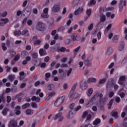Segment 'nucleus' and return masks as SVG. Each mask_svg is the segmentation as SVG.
<instances>
[{
	"instance_id": "obj_43",
	"label": "nucleus",
	"mask_w": 127,
	"mask_h": 127,
	"mask_svg": "<svg viewBox=\"0 0 127 127\" xmlns=\"http://www.w3.org/2000/svg\"><path fill=\"white\" fill-rule=\"evenodd\" d=\"M86 13L88 16H90L91 13H92V10H91V9H87L86 10Z\"/></svg>"
},
{
	"instance_id": "obj_52",
	"label": "nucleus",
	"mask_w": 127,
	"mask_h": 127,
	"mask_svg": "<svg viewBox=\"0 0 127 127\" xmlns=\"http://www.w3.org/2000/svg\"><path fill=\"white\" fill-rule=\"evenodd\" d=\"M63 88L64 90H67L68 89V84L67 83H64L63 85Z\"/></svg>"
},
{
	"instance_id": "obj_37",
	"label": "nucleus",
	"mask_w": 127,
	"mask_h": 127,
	"mask_svg": "<svg viewBox=\"0 0 127 127\" xmlns=\"http://www.w3.org/2000/svg\"><path fill=\"white\" fill-rule=\"evenodd\" d=\"M14 35L17 36H19V35L20 34H21V32L20 31V30H18V31H15L14 32Z\"/></svg>"
},
{
	"instance_id": "obj_55",
	"label": "nucleus",
	"mask_w": 127,
	"mask_h": 127,
	"mask_svg": "<svg viewBox=\"0 0 127 127\" xmlns=\"http://www.w3.org/2000/svg\"><path fill=\"white\" fill-rule=\"evenodd\" d=\"M40 43H41V40H39V39H38L37 41H36L34 43V44H37V45H39V44H40Z\"/></svg>"
},
{
	"instance_id": "obj_53",
	"label": "nucleus",
	"mask_w": 127,
	"mask_h": 127,
	"mask_svg": "<svg viewBox=\"0 0 127 127\" xmlns=\"http://www.w3.org/2000/svg\"><path fill=\"white\" fill-rule=\"evenodd\" d=\"M114 95H115V93H114V92L113 91L110 92L109 94V98H113V97H114Z\"/></svg>"
},
{
	"instance_id": "obj_2",
	"label": "nucleus",
	"mask_w": 127,
	"mask_h": 127,
	"mask_svg": "<svg viewBox=\"0 0 127 127\" xmlns=\"http://www.w3.org/2000/svg\"><path fill=\"white\" fill-rule=\"evenodd\" d=\"M64 101H65V99L63 96L59 97L55 102V107H59L64 103Z\"/></svg>"
},
{
	"instance_id": "obj_51",
	"label": "nucleus",
	"mask_w": 127,
	"mask_h": 127,
	"mask_svg": "<svg viewBox=\"0 0 127 127\" xmlns=\"http://www.w3.org/2000/svg\"><path fill=\"white\" fill-rule=\"evenodd\" d=\"M33 58H34L35 59H36L37 57H38V55L37 53H34L32 55Z\"/></svg>"
},
{
	"instance_id": "obj_36",
	"label": "nucleus",
	"mask_w": 127,
	"mask_h": 127,
	"mask_svg": "<svg viewBox=\"0 0 127 127\" xmlns=\"http://www.w3.org/2000/svg\"><path fill=\"white\" fill-rule=\"evenodd\" d=\"M106 81H107V79L104 78L102 79H101L100 81H99V84L100 85H102L103 84H104V83H106Z\"/></svg>"
},
{
	"instance_id": "obj_5",
	"label": "nucleus",
	"mask_w": 127,
	"mask_h": 127,
	"mask_svg": "<svg viewBox=\"0 0 127 127\" xmlns=\"http://www.w3.org/2000/svg\"><path fill=\"white\" fill-rule=\"evenodd\" d=\"M58 119H59V122H62L63 121V116H62V112H60L57 114H56L54 117V120L56 121Z\"/></svg>"
},
{
	"instance_id": "obj_1",
	"label": "nucleus",
	"mask_w": 127,
	"mask_h": 127,
	"mask_svg": "<svg viewBox=\"0 0 127 127\" xmlns=\"http://www.w3.org/2000/svg\"><path fill=\"white\" fill-rule=\"evenodd\" d=\"M36 28V29L39 30V31H44L46 29V25L44 23L39 21L37 23Z\"/></svg>"
},
{
	"instance_id": "obj_22",
	"label": "nucleus",
	"mask_w": 127,
	"mask_h": 127,
	"mask_svg": "<svg viewBox=\"0 0 127 127\" xmlns=\"http://www.w3.org/2000/svg\"><path fill=\"white\" fill-rule=\"evenodd\" d=\"M4 93H2L1 96H0V103L2 102V103H5V97H4Z\"/></svg>"
},
{
	"instance_id": "obj_25",
	"label": "nucleus",
	"mask_w": 127,
	"mask_h": 127,
	"mask_svg": "<svg viewBox=\"0 0 127 127\" xmlns=\"http://www.w3.org/2000/svg\"><path fill=\"white\" fill-rule=\"evenodd\" d=\"M55 95V92H51V93H49V96L47 97V100H50V99H51V98H52V97H53V96H54Z\"/></svg>"
},
{
	"instance_id": "obj_56",
	"label": "nucleus",
	"mask_w": 127,
	"mask_h": 127,
	"mask_svg": "<svg viewBox=\"0 0 127 127\" xmlns=\"http://www.w3.org/2000/svg\"><path fill=\"white\" fill-rule=\"evenodd\" d=\"M94 25V24L93 23L90 24V25H89L88 27V30L91 31L93 29V26Z\"/></svg>"
},
{
	"instance_id": "obj_35",
	"label": "nucleus",
	"mask_w": 127,
	"mask_h": 127,
	"mask_svg": "<svg viewBox=\"0 0 127 127\" xmlns=\"http://www.w3.org/2000/svg\"><path fill=\"white\" fill-rule=\"evenodd\" d=\"M45 88L47 91H51L52 90V87H51V85H47L45 86Z\"/></svg>"
},
{
	"instance_id": "obj_32",
	"label": "nucleus",
	"mask_w": 127,
	"mask_h": 127,
	"mask_svg": "<svg viewBox=\"0 0 127 127\" xmlns=\"http://www.w3.org/2000/svg\"><path fill=\"white\" fill-rule=\"evenodd\" d=\"M41 16L43 18H48V17H49V15H48V13H43L41 14Z\"/></svg>"
},
{
	"instance_id": "obj_21",
	"label": "nucleus",
	"mask_w": 127,
	"mask_h": 127,
	"mask_svg": "<svg viewBox=\"0 0 127 127\" xmlns=\"http://www.w3.org/2000/svg\"><path fill=\"white\" fill-rule=\"evenodd\" d=\"M97 82V78L94 77H90L88 79V83H96Z\"/></svg>"
},
{
	"instance_id": "obj_54",
	"label": "nucleus",
	"mask_w": 127,
	"mask_h": 127,
	"mask_svg": "<svg viewBox=\"0 0 127 127\" xmlns=\"http://www.w3.org/2000/svg\"><path fill=\"white\" fill-rule=\"evenodd\" d=\"M101 36H102V33H101V32H99L97 33V38L98 40H100L101 39Z\"/></svg>"
},
{
	"instance_id": "obj_14",
	"label": "nucleus",
	"mask_w": 127,
	"mask_h": 127,
	"mask_svg": "<svg viewBox=\"0 0 127 127\" xmlns=\"http://www.w3.org/2000/svg\"><path fill=\"white\" fill-rule=\"evenodd\" d=\"M23 12H27L28 14H30L31 12V7L30 6H27L24 10H23Z\"/></svg>"
},
{
	"instance_id": "obj_18",
	"label": "nucleus",
	"mask_w": 127,
	"mask_h": 127,
	"mask_svg": "<svg viewBox=\"0 0 127 127\" xmlns=\"http://www.w3.org/2000/svg\"><path fill=\"white\" fill-rule=\"evenodd\" d=\"M119 8L120 12H122V11H123V9H124V6H123V0H120Z\"/></svg>"
},
{
	"instance_id": "obj_33",
	"label": "nucleus",
	"mask_w": 127,
	"mask_h": 127,
	"mask_svg": "<svg viewBox=\"0 0 127 127\" xmlns=\"http://www.w3.org/2000/svg\"><path fill=\"white\" fill-rule=\"evenodd\" d=\"M88 93H87V95L88 97H91V95L93 94V88H89L88 90Z\"/></svg>"
},
{
	"instance_id": "obj_28",
	"label": "nucleus",
	"mask_w": 127,
	"mask_h": 127,
	"mask_svg": "<svg viewBox=\"0 0 127 127\" xmlns=\"http://www.w3.org/2000/svg\"><path fill=\"white\" fill-rule=\"evenodd\" d=\"M28 55V53L27 51H24L21 54L22 58H24L26 56Z\"/></svg>"
},
{
	"instance_id": "obj_62",
	"label": "nucleus",
	"mask_w": 127,
	"mask_h": 127,
	"mask_svg": "<svg viewBox=\"0 0 127 127\" xmlns=\"http://www.w3.org/2000/svg\"><path fill=\"white\" fill-rule=\"evenodd\" d=\"M61 62H63L64 63H65V62H66V61H67V58H63L61 60Z\"/></svg>"
},
{
	"instance_id": "obj_49",
	"label": "nucleus",
	"mask_w": 127,
	"mask_h": 127,
	"mask_svg": "<svg viewBox=\"0 0 127 127\" xmlns=\"http://www.w3.org/2000/svg\"><path fill=\"white\" fill-rule=\"evenodd\" d=\"M37 40V36H34L32 39V41L34 43Z\"/></svg>"
},
{
	"instance_id": "obj_42",
	"label": "nucleus",
	"mask_w": 127,
	"mask_h": 127,
	"mask_svg": "<svg viewBox=\"0 0 127 127\" xmlns=\"http://www.w3.org/2000/svg\"><path fill=\"white\" fill-rule=\"evenodd\" d=\"M76 5H78V1L74 0L73 2H72V6L73 7H75V6H76Z\"/></svg>"
},
{
	"instance_id": "obj_27",
	"label": "nucleus",
	"mask_w": 127,
	"mask_h": 127,
	"mask_svg": "<svg viewBox=\"0 0 127 127\" xmlns=\"http://www.w3.org/2000/svg\"><path fill=\"white\" fill-rule=\"evenodd\" d=\"M29 107H30V104L29 103H25L22 106V109L23 110H25V109H27V108H29Z\"/></svg>"
},
{
	"instance_id": "obj_31",
	"label": "nucleus",
	"mask_w": 127,
	"mask_h": 127,
	"mask_svg": "<svg viewBox=\"0 0 127 127\" xmlns=\"http://www.w3.org/2000/svg\"><path fill=\"white\" fill-rule=\"evenodd\" d=\"M113 103H114V99H111L110 100V101L109 102V103L108 105V109H109V110H111V108L112 106L113 105Z\"/></svg>"
},
{
	"instance_id": "obj_39",
	"label": "nucleus",
	"mask_w": 127,
	"mask_h": 127,
	"mask_svg": "<svg viewBox=\"0 0 127 127\" xmlns=\"http://www.w3.org/2000/svg\"><path fill=\"white\" fill-rule=\"evenodd\" d=\"M1 47H2V50H3V51H5V50H6L7 49V48L5 46V44L4 43H2Z\"/></svg>"
},
{
	"instance_id": "obj_61",
	"label": "nucleus",
	"mask_w": 127,
	"mask_h": 127,
	"mask_svg": "<svg viewBox=\"0 0 127 127\" xmlns=\"http://www.w3.org/2000/svg\"><path fill=\"white\" fill-rule=\"evenodd\" d=\"M46 67V63H43L41 64V68H45Z\"/></svg>"
},
{
	"instance_id": "obj_63",
	"label": "nucleus",
	"mask_w": 127,
	"mask_h": 127,
	"mask_svg": "<svg viewBox=\"0 0 127 127\" xmlns=\"http://www.w3.org/2000/svg\"><path fill=\"white\" fill-rule=\"evenodd\" d=\"M15 114L17 116H19L20 114H21V112L19 110H15Z\"/></svg>"
},
{
	"instance_id": "obj_38",
	"label": "nucleus",
	"mask_w": 127,
	"mask_h": 127,
	"mask_svg": "<svg viewBox=\"0 0 127 127\" xmlns=\"http://www.w3.org/2000/svg\"><path fill=\"white\" fill-rule=\"evenodd\" d=\"M112 85H113V81H108L107 83V84L106 85L107 88H110V87H112Z\"/></svg>"
},
{
	"instance_id": "obj_24",
	"label": "nucleus",
	"mask_w": 127,
	"mask_h": 127,
	"mask_svg": "<svg viewBox=\"0 0 127 127\" xmlns=\"http://www.w3.org/2000/svg\"><path fill=\"white\" fill-rule=\"evenodd\" d=\"M103 26H104V22H102L100 21V22L98 23L97 27L98 28H100L101 29V28H102V27H103Z\"/></svg>"
},
{
	"instance_id": "obj_40",
	"label": "nucleus",
	"mask_w": 127,
	"mask_h": 127,
	"mask_svg": "<svg viewBox=\"0 0 127 127\" xmlns=\"http://www.w3.org/2000/svg\"><path fill=\"white\" fill-rule=\"evenodd\" d=\"M82 107H81V106H77L76 108H74L72 111L74 112L75 111V112H77L78 111H79V110H80V109H81Z\"/></svg>"
},
{
	"instance_id": "obj_45",
	"label": "nucleus",
	"mask_w": 127,
	"mask_h": 127,
	"mask_svg": "<svg viewBox=\"0 0 127 127\" xmlns=\"http://www.w3.org/2000/svg\"><path fill=\"white\" fill-rule=\"evenodd\" d=\"M71 73H72V68H70L69 70L67 71V74H66L67 77H69V76H70V74H71Z\"/></svg>"
},
{
	"instance_id": "obj_4",
	"label": "nucleus",
	"mask_w": 127,
	"mask_h": 127,
	"mask_svg": "<svg viewBox=\"0 0 127 127\" xmlns=\"http://www.w3.org/2000/svg\"><path fill=\"white\" fill-rule=\"evenodd\" d=\"M99 97V93H97L94 95L91 99H90L89 101V102L87 104V107H90V106H92L94 104V102L96 101V98H98Z\"/></svg>"
},
{
	"instance_id": "obj_13",
	"label": "nucleus",
	"mask_w": 127,
	"mask_h": 127,
	"mask_svg": "<svg viewBox=\"0 0 127 127\" xmlns=\"http://www.w3.org/2000/svg\"><path fill=\"white\" fill-rule=\"evenodd\" d=\"M1 20L2 22L0 23V26H3L4 24H6V23H7L9 21L8 19H1Z\"/></svg>"
},
{
	"instance_id": "obj_46",
	"label": "nucleus",
	"mask_w": 127,
	"mask_h": 127,
	"mask_svg": "<svg viewBox=\"0 0 127 127\" xmlns=\"http://www.w3.org/2000/svg\"><path fill=\"white\" fill-rule=\"evenodd\" d=\"M126 64H127V59L125 58L124 60H123L122 63H121V65L122 66H125V65H126Z\"/></svg>"
},
{
	"instance_id": "obj_58",
	"label": "nucleus",
	"mask_w": 127,
	"mask_h": 127,
	"mask_svg": "<svg viewBox=\"0 0 127 127\" xmlns=\"http://www.w3.org/2000/svg\"><path fill=\"white\" fill-rule=\"evenodd\" d=\"M65 50H66V48L65 47H62L60 49V51L61 52H65Z\"/></svg>"
},
{
	"instance_id": "obj_48",
	"label": "nucleus",
	"mask_w": 127,
	"mask_h": 127,
	"mask_svg": "<svg viewBox=\"0 0 127 127\" xmlns=\"http://www.w3.org/2000/svg\"><path fill=\"white\" fill-rule=\"evenodd\" d=\"M26 114L27 115H32V114H33V112H32V111H31V110L30 109H28L26 111Z\"/></svg>"
},
{
	"instance_id": "obj_3",
	"label": "nucleus",
	"mask_w": 127,
	"mask_h": 127,
	"mask_svg": "<svg viewBox=\"0 0 127 127\" xmlns=\"http://www.w3.org/2000/svg\"><path fill=\"white\" fill-rule=\"evenodd\" d=\"M98 97H99V102L101 104H106L108 102V97L105 96L103 98V94L98 93Z\"/></svg>"
},
{
	"instance_id": "obj_17",
	"label": "nucleus",
	"mask_w": 127,
	"mask_h": 127,
	"mask_svg": "<svg viewBox=\"0 0 127 127\" xmlns=\"http://www.w3.org/2000/svg\"><path fill=\"white\" fill-rule=\"evenodd\" d=\"M100 21L105 22V21H106V15L101 14L100 16Z\"/></svg>"
},
{
	"instance_id": "obj_57",
	"label": "nucleus",
	"mask_w": 127,
	"mask_h": 127,
	"mask_svg": "<svg viewBox=\"0 0 127 127\" xmlns=\"http://www.w3.org/2000/svg\"><path fill=\"white\" fill-rule=\"evenodd\" d=\"M19 55H17L15 56L14 60H15V61H17V60H19Z\"/></svg>"
},
{
	"instance_id": "obj_16",
	"label": "nucleus",
	"mask_w": 127,
	"mask_h": 127,
	"mask_svg": "<svg viewBox=\"0 0 127 127\" xmlns=\"http://www.w3.org/2000/svg\"><path fill=\"white\" fill-rule=\"evenodd\" d=\"M73 110L70 111L68 114L66 115L67 119L71 120L73 118Z\"/></svg>"
},
{
	"instance_id": "obj_19",
	"label": "nucleus",
	"mask_w": 127,
	"mask_h": 127,
	"mask_svg": "<svg viewBox=\"0 0 127 127\" xmlns=\"http://www.w3.org/2000/svg\"><path fill=\"white\" fill-rule=\"evenodd\" d=\"M111 116L112 117H114L115 119H118L119 118V116L118 115V112L112 111L111 113Z\"/></svg>"
},
{
	"instance_id": "obj_11",
	"label": "nucleus",
	"mask_w": 127,
	"mask_h": 127,
	"mask_svg": "<svg viewBox=\"0 0 127 127\" xmlns=\"http://www.w3.org/2000/svg\"><path fill=\"white\" fill-rule=\"evenodd\" d=\"M113 52H114L113 48H108L107 50L106 55L107 56H110V55H112Z\"/></svg>"
},
{
	"instance_id": "obj_30",
	"label": "nucleus",
	"mask_w": 127,
	"mask_h": 127,
	"mask_svg": "<svg viewBox=\"0 0 127 127\" xmlns=\"http://www.w3.org/2000/svg\"><path fill=\"white\" fill-rule=\"evenodd\" d=\"M17 99H18V102L19 103H20L21 102V100H22V96H21V93H19V94H17Z\"/></svg>"
},
{
	"instance_id": "obj_9",
	"label": "nucleus",
	"mask_w": 127,
	"mask_h": 127,
	"mask_svg": "<svg viewBox=\"0 0 127 127\" xmlns=\"http://www.w3.org/2000/svg\"><path fill=\"white\" fill-rule=\"evenodd\" d=\"M101 124V119L99 118L96 119L93 122V125H94L95 127H98L99 125Z\"/></svg>"
},
{
	"instance_id": "obj_10",
	"label": "nucleus",
	"mask_w": 127,
	"mask_h": 127,
	"mask_svg": "<svg viewBox=\"0 0 127 127\" xmlns=\"http://www.w3.org/2000/svg\"><path fill=\"white\" fill-rule=\"evenodd\" d=\"M84 10V9L82 7H79L76 10L74 11V14L75 15H79L80 13L82 12Z\"/></svg>"
},
{
	"instance_id": "obj_20",
	"label": "nucleus",
	"mask_w": 127,
	"mask_h": 127,
	"mask_svg": "<svg viewBox=\"0 0 127 127\" xmlns=\"http://www.w3.org/2000/svg\"><path fill=\"white\" fill-rule=\"evenodd\" d=\"M8 78L10 82H13V80L15 79V75L14 74L9 75Z\"/></svg>"
},
{
	"instance_id": "obj_8",
	"label": "nucleus",
	"mask_w": 127,
	"mask_h": 127,
	"mask_svg": "<svg viewBox=\"0 0 127 127\" xmlns=\"http://www.w3.org/2000/svg\"><path fill=\"white\" fill-rule=\"evenodd\" d=\"M60 9V5L57 4H55L52 7V11L58 12Z\"/></svg>"
},
{
	"instance_id": "obj_26",
	"label": "nucleus",
	"mask_w": 127,
	"mask_h": 127,
	"mask_svg": "<svg viewBox=\"0 0 127 127\" xmlns=\"http://www.w3.org/2000/svg\"><path fill=\"white\" fill-rule=\"evenodd\" d=\"M112 27V24H109L106 28L105 31V33L107 34L109 32V30L111 29V28Z\"/></svg>"
},
{
	"instance_id": "obj_41",
	"label": "nucleus",
	"mask_w": 127,
	"mask_h": 127,
	"mask_svg": "<svg viewBox=\"0 0 127 127\" xmlns=\"http://www.w3.org/2000/svg\"><path fill=\"white\" fill-rule=\"evenodd\" d=\"M71 37L73 41H76V40H77V37H78V36H77V35H72Z\"/></svg>"
},
{
	"instance_id": "obj_6",
	"label": "nucleus",
	"mask_w": 127,
	"mask_h": 127,
	"mask_svg": "<svg viewBox=\"0 0 127 127\" xmlns=\"http://www.w3.org/2000/svg\"><path fill=\"white\" fill-rule=\"evenodd\" d=\"M87 88L88 84H87V82L81 81L80 83V89L83 91H85V90H87Z\"/></svg>"
},
{
	"instance_id": "obj_23",
	"label": "nucleus",
	"mask_w": 127,
	"mask_h": 127,
	"mask_svg": "<svg viewBox=\"0 0 127 127\" xmlns=\"http://www.w3.org/2000/svg\"><path fill=\"white\" fill-rule=\"evenodd\" d=\"M91 61L88 59H86L84 62V64L86 66H91Z\"/></svg>"
},
{
	"instance_id": "obj_15",
	"label": "nucleus",
	"mask_w": 127,
	"mask_h": 127,
	"mask_svg": "<svg viewBox=\"0 0 127 127\" xmlns=\"http://www.w3.org/2000/svg\"><path fill=\"white\" fill-rule=\"evenodd\" d=\"M39 54L41 56H44V55H46L47 53H46V51L43 49H40L39 50Z\"/></svg>"
},
{
	"instance_id": "obj_29",
	"label": "nucleus",
	"mask_w": 127,
	"mask_h": 127,
	"mask_svg": "<svg viewBox=\"0 0 127 127\" xmlns=\"http://www.w3.org/2000/svg\"><path fill=\"white\" fill-rule=\"evenodd\" d=\"M7 112H8V109L7 108H5L2 111V114L3 116H6V115H7Z\"/></svg>"
},
{
	"instance_id": "obj_7",
	"label": "nucleus",
	"mask_w": 127,
	"mask_h": 127,
	"mask_svg": "<svg viewBox=\"0 0 127 127\" xmlns=\"http://www.w3.org/2000/svg\"><path fill=\"white\" fill-rule=\"evenodd\" d=\"M17 125V121L12 120L10 121L8 124V127H15Z\"/></svg>"
},
{
	"instance_id": "obj_44",
	"label": "nucleus",
	"mask_w": 127,
	"mask_h": 127,
	"mask_svg": "<svg viewBox=\"0 0 127 127\" xmlns=\"http://www.w3.org/2000/svg\"><path fill=\"white\" fill-rule=\"evenodd\" d=\"M88 115V111L84 112L82 115V118L85 119V118H86V117H87Z\"/></svg>"
},
{
	"instance_id": "obj_64",
	"label": "nucleus",
	"mask_w": 127,
	"mask_h": 127,
	"mask_svg": "<svg viewBox=\"0 0 127 127\" xmlns=\"http://www.w3.org/2000/svg\"><path fill=\"white\" fill-rule=\"evenodd\" d=\"M119 80L121 81H125V80H126V76H120Z\"/></svg>"
},
{
	"instance_id": "obj_59",
	"label": "nucleus",
	"mask_w": 127,
	"mask_h": 127,
	"mask_svg": "<svg viewBox=\"0 0 127 127\" xmlns=\"http://www.w3.org/2000/svg\"><path fill=\"white\" fill-rule=\"evenodd\" d=\"M50 59V58H49V56H47L45 58L44 61L45 62H48Z\"/></svg>"
},
{
	"instance_id": "obj_47",
	"label": "nucleus",
	"mask_w": 127,
	"mask_h": 127,
	"mask_svg": "<svg viewBox=\"0 0 127 127\" xmlns=\"http://www.w3.org/2000/svg\"><path fill=\"white\" fill-rule=\"evenodd\" d=\"M28 31L27 29H24L23 30V31L21 32V34L22 35H25L26 33H28Z\"/></svg>"
},
{
	"instance_id": "obj_50",
	"label": "nucleus",
	"mask_w": 127,
	"mask_h": 127,
	"mask_svg": "<svg viewBox=\"0 0 127 127\" xmlns=\"http://www.w3.org/2000/svg\"><path fill=\"white\" fill-rule=\"evenodd\" d=\"M27 24L29 26H31V25H32V20H28L27 22Z\"/></svg>"
},
{
	"instance_id": "obj_34",
	"label": "nucleus",
	"mask_w": 127,
	"mask_h": 127,
	"mask_svg": "<svg viewBox=\"0 0 127 127\" xmlns=\"http://www.w3.org/2000/svg\"><path fill=\"white\" fill-rule=\"evenodd\" d=\"M77 86H78V84L75 83L73 85V86L72 87L71 91L74 93V92L75 91V90H76V87H77Z\"/></svg>"
},
{
	"instance_id": "obj_12",
	"label": "nucleus",
	"mask_w": 127,
	"mask_h": 127,
	"mask_svg": "<svg viewBox=\"0 0 127 127\" xmlns=\"http://www.w3.org/2000/svg\"><path fill=\"white\" fill-rule=\"evenodd\" d=\"M31 100L33 101V102H36V103H39L40 102V97H36L35 96H34L32 97Z\"/></svg>"
},
{
	"instance_id": "obj_60",
	"label": "nucleus",
	"mask_w": 127,
	"mask_h": 127,
	"mask_svg": "<svg viewBox=\"0 0 127 127\" xmlns=\"http://www.w3.org/2000/svg\"><path fill=\"white\" fill-rule=\"evenodd\" d=\"M90 4L91 5H95V4H96V0H92L90 1Z\"/></svg>"
}]
</instances>
